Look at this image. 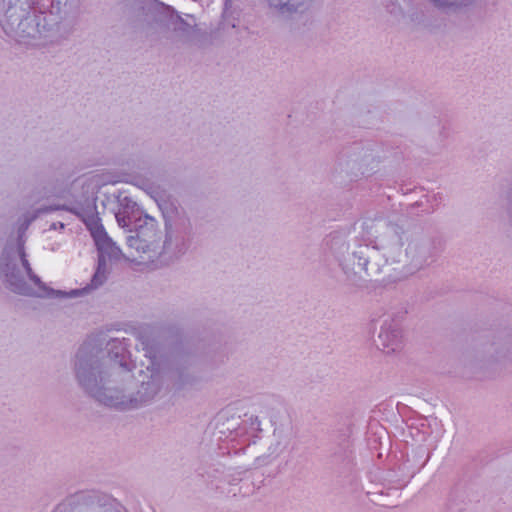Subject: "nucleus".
<instances>
[{
	"instance_id": "obj_1",
	"label": "nucleus",
	"mask_w": 512,
	"mask_h": 512,
	"mask_svg": "<svg viewBox=\"0 0 512 512\" xmlns=\"http://www.w3.org/2000/svg\"><path fill=\"white\" fill-rule=\"evenodd\" d=\"M149 354L153 372L174 392L197 388L228 359L220 341L182 331L164 347L151 348Z\"/></svg>"
},
{
	"instance_id": "obj_2",
	"label": "nucleus",
	"mask_w": 512,
	"mask_h": 512,
	"mask_svg": "<svg viewBox=\"0 0 512 512\" xmlns=\"http://www.w3.org/2000/svg\"><path fill=\"white\" fill-rule=\"evenodd\" d=\"M103 355L100 344L88 341L79 346L73 361L79 387L98 404L120 412L130 411L148 404L159 393L160 385L153 376L130 395H126L122 388L111 387V373Z\"/></svg>"
},
{
	"instance_id": "obj_3",
	"label": "nucleus",
	"mask_w": 512,
	"mask_h": 512,
	"mask_svg": "<svg viewBox=\"0 0 512 512\" xmlns=\"http://www.w3.org/2000/svg\"><path fill=\"white\" fill-rule=\"evenodd\" d=\"M79 17V0H36L34 8L10 28L7 36L19 42L33 39L61 45L73 35Z\"/></svg>"
},
{
	"instance_id": "obj_4",
	"label": "nucleus",
	"mask_w": 512,
	"mask_h": 512,
	"mask_svg": "<svg viewBox=\"0 0 512 512\" xmlns=\"http://www.w3.org/2000/svg\"><path fill=\"white\" fill-rule=\"evenodd\" d=\"M459 342V361L474 374L482 372L485 377L494 378L512 360L510 327L475 325Z\"/></svg>"
},
{
	"instance_id": "obj_5",
	"label": "nucleus",
	"mask_w": 512,
	"mask_h": 512,
	"mask_svg": "<svg viewBox=\"0 0 512 512\" xmlns=\"http://www.w3.org/2000/svg\"><path fill=\"white\" fill-rule=\"evenodd\" d=\"M444 247L445 241L438 232H426L413 237L404 254L400 252L398 258L392 254L386 257L385 265L391 266L393 272L389 274V279L393 282L401 281L431 265L438 259Z\"/></svg>"
},
{
	"instance_id": "obj_6",
	"label": "nucleus",
	"mask_w": 512,
	"mask_h": 512,
	"mask_svg": "<svg viewBox=\"0 0 512 512\" xmlns=\"http://www.w3.org/2000/svg\"><path fill=\"white\" fill-rule=\"evenodd\" d=\"M165 226V239L159 253L165 261L184 255L193 239V226L187 212L170 199L158 203Z\"/></svg>"
},
{
	"instance_id": "obj_7",
	"label": "nucleus",
	"mask_w": 512,
	"mask_h": 512,
	"mask_svg": "<svg viewBox=\"0 0 512 512\" xmlns=\"http://www.w3.org/2000/svg\"><path fill=\"white\" fill-rule=\"evenodd\" d=\"M381 157L377 153L373 142H354L345 147L337 159V167L341 173H345L350 180L360 177H369L378 170Z\"/></svg>"
},
{
	"instance_id": "obj_8",
	"label": "nucleus",
	"mask_w": 512,
	"mask_h": 512,
	"mask_svg": "<svg viewBox=\"0 0 512 512\" xmlns=\"http://www.w3.org/2000/svg\"><path fill=\"white\" fill-rule=\"evenodd\" d=\"M67 497L78 512H128L116 498L100 490H81Z\"/></svg>"
},
{
	"instance_id": "obj_9",
	"label": "nucleus",
	"mask_w": 512,
	"mask_h": 512,
	"mask_svg": "<svg viewBox=\"0 0 512 512\" xmlns=\"http://www.w3.org/2000/svg\"><path fill=\"white\" fill-rule=\"evenodd\" d=\"M88 341H95L101 345L103 351V361L109 368L111 375L113 374V365H117L126 372H131L136 368L135 362L131 359V353L129 351L130 339H118L112 338L103 348V342L98 338H88L81 345H84Z\"/></svg>"
},
{
	"instance_id": "obj_10",
	"label": "nucleus",
	"mask_w": 512,
	"mask_h": 512,
	"mask_svg": "<svg viewBox=\"0 0 512 512\" xmlns=\"http://www.w3.org/2000/svg\"><path fill=\"white\" fill-rule=\"evenodd\" d=\"M17 257L20 262L23 259H28L25 248L14 249L13 243L7 242L0 254V275L3 283L5 279H12L14 281L11 283V286L14 289L18 290V292H28L25 278L17 265Z\"/></svg>"
},
{
	"instance_id": "obj_11",
	"label": "nucleus",
	"mask_w": 512,
	"mask_h": 512,
	"mask_svg": "<svg viewBox=\"0 0 512 512\" xmlns=\"http://www.w3.org/2000/svg\"><path fill=\"white\" fill-rule=\"evenodd\" d=\"M94 244L97 250V266L91 277L90 287L98 288L107 281L109 273L107 259L110 261L120 260L122 251L108 234Z\"/></svg>"
},
{
	"instance_id": "obj_12",
	"label": "nucleus",
	"mask_w": 512,
	"mask_h": 512,
	"mask_svg": "<svg viewBox=\"0 0 512 512\" xmlns=\"http://www.w3.org/2000/svg\"><path fill=\"white\" fill-rule=\"evenodd\" d=\"M377 247H370L369 245H360L357 250L348 254L350 259V267H354L355 273L354 280H347L354 286H360L359 281H363V275L366 277H373L382 272V265L378 262H373L375 249Z\"/></svg>"
},
{
	"instance_id": "obj_13",
	"label": "nucleus",
	"mask_w": 512,
	"mask_h": 512,
	"mask_svg": "<svg viewBox=\"0 0 512 512\" xmlns=\"http://www.w3.org/2000/svg\"><path fill=\"white\" fill-rule=\"evenodd\" d=\"M323 244L325 249L328 250L338 262V266L341 268L346 280H354V267H350V259H348V254H350L349 244L346 237L340 232L334 231L324 238Z\"/></svg>"
},
{
	"instance_id": "obj_14",
	"label": "nucleus",
	"mask_w": 512,
	"mask_h": 512,
	"mask_svg": "<svg viewBox=\"0 0 512 512\" xmlns=\"http://www.w3.org/2000/svg\"><path fill=\"white\" fill-rule=\"evenodd\" d=\"M402 338L403 334L399 323L392 319L390 322L388 320L383 322L374 342L379 349L390 353L401 349Z\"/></svg>"
},
{
	"instance_id": "obj_15",
	"label": "nucleus",
	"mask_w": 512,
	"mask_h": 512,
	"mask_svg": "<svg viewBox=\"0 0 512 512\" xmlns=\"http://www.w3.org/2000/svg\"><path fill=\"white\" fill-rule=\"evenodd\" d=\"M88 209L72 208L70 213L75 215L81 222L84 223L86 229L89 231L94 243L108 234L98 216L97 206L93 203L86 206Z\"/></svg>"
},
{
	"instance_id": "obj_16",
	"label": "nucleus",
	"mask_w": 512,
	"mask_h": 512,
	"mask_svg": "<svg viewBox=\"0 0 512 512\" xmlns=\"http://www.w3.org/2000/svg\"><path fill=\"white\" fill-rule=\"evenodd\" d=\"M129 232L137 233L141 238L142 242L148 243L153 251H156L159 247L160 237L157 231V221L144 213L143 218L139 216L134 219V228H130Z\"/></svg>"
},
{
	"instance_id": "obj_17",
	"label": "nucleus",
	"mask_w": 512,
	"mask_h": 512,
	"mask_svg": "<svg viewBox=\"0 0 512 512\" xmlns=\"http://www.w3.org/2000/svg\"><path fill=\"white\" fill-rule=\"evenodd\" d=\"M177 11L170 5L159 0H151L147 6L146 15L159 27L170 29L171 22Z\"/></svg>"
},
{
	"instance_id": "obj_18",
	"label": "nucleus",
	"mask_w": 512,
	"mask_h": 512,
	"mask_svg": "<svg viewBox=\"0 0 512 512\" xmlns=\"http://www.w3.org/2000/svg\"><path fill=\"white\" fill-rule=\"evenodd\" d=\"M28 279L37 287V290L32 288L27 282L26 286L28 287V292H18V290L14 289L13 286H11V283L14 280L5 279V282L3 283L4 286L11 291L14 294L21 295V296H27V297H37V298H44L43 293H46L49 286L44 283L41 278L33 271L32 273H29L27 275Z\"/></svg>"
},
{
	"instance_id": "obj_19",
	"label": "nucleus",
	"mask_w": 512,
	"mask_h": 512,
	"mask_svg": "<svg viewBox=\"0 0 512 512\" xmlns=\"http://www.w3.org/2000/svg\"><path fill=\"white\" fill-rule=\"evenodd\" d=\"M270 7L276 9L281 15H292L306 11L312 0H267Z\"/></svg>"
},
{
	"instance_id": "obj_20",
	"label": "nucleus",
	"mask_w": 512,
	"mask_h": 512,
	"mask_svg": "<svg viewBox=\"0 0 512 512\" xmlns=\"http://www.w3.org/2000/svg\"><path fill=\"white\" fill-rule=\"evenodd\" d=\"M261 422L258 418V416L253 414H244V418L242 419V427L245 431H243V437H247L248 443L250 444L255 443V440H252L253 438L258 437V433L262 431Z\"/></svg>"
},
{
	"instance_id": "obj_21",
	"label": "nucleus",
	"mask_w": 512,
	"mask_h": 512,
	"mask_svg": "<svg viewBox=\"0 0 512 512\" xmlns=\"http://www.w3.org/2000/svg\"><path fill=\"white\" fill-rule=\"evenodd\" d=\"M239 12L232 10L231 0L224 1V8L219 23V29L236 28L239 24Z\"/></svg>"
},
{
	"instance_id": "obj_22",
	"label": "nucleus",
	"mask_w": 512,
	"mask_h": 512,
	"mask_svg": "<svg viewBox=\"0 0 512 512\" xmlns=\"http://www.w3.org/2000/svg\"><path fill=\"white\" fill-rule=\"evenodd\" d=\"M351 454L349 440L345 438L342 444L331 454V462L348 467L352 462Z\"/></svg>"
},
{
	"instance_id": "obj_23",
	"label": "nucleus",
	"mask_w": 512,
	"mask_h": 512,
	"mask_svg": "<svg viewBox=\"0 0 512 512\" xmlns=\"http://www.w3.org/2000/svg\"><path fill=\"white\" fill-rule=\"evenodd\" d=\"M194 28H196V24L193 26L190 25L178 14V12L176 15H174V20H172L170 27V29H172L175 33L187 37L188 39L193 34Z\"/></svg>"
},
{
	"instance_id": "obj_24",
	"label": "nucleus",
	"mask_w": 512,
	"mask_h": 512,
	"mask_svg": "<svg viewBox=\"0 0 512 512\" xmlns=\"http://www.w3.org/2000/svg\"><path fill=\"white\" fill-rule=\"evenodd\" d=\"M59 207L57 204L54 205H47V206H41L37 209H35L32 213L25 216L24 222L19 227V232H25V230L30 226L32 222H34L40 215L42 214H48L54 211H58Z\"/></svg>"
},
{
	"instance_id": "obj_25",
	"label": "nucleus",
	"mask_w": 512,
	"mask_h": 512,
	"mask_svg": "<svg viewBox=\"0 0 512 512\" xmlns=\"http://www.w3.org/2000/svg\"><path fill=\"white\" fill-rule=\"evenodd\" d=\"M221 426L229 432V436H234L233 439L243 437L244 428L242 427V419L240 416L227 418Z\"/></svg>"
},
{
	"instance_id": "obj_26",
	"label": "nucleus",
	"mask_w": 512,
	"mask_h": 512,
	"mask_svg": "<svg viewBox=\"0 0 512 512\" xmlns=\"http://www.w3.org/2000/svg\"><path fill=\"white\" fill-rule=\"evenodd\" d=\"M82 197H83V200H81V201L76 200L71 205L57 204V206L59 207V210H64V211L70 212V209H72V208L88 209L86 206L91 205L92 203L94 205H96L97 196H95V194L93 192L90 193L87 191L86 193L82 194Z\"/></svg>"
},
{
	"instance_id": "obj_27",
	"label": "nucleus",
	"mask_w": 512,
	"mask_h": 512,
	"mask_svg": "<svg viewBox=\"0 0 512 512\" xmlns=\"http://www.w3.org/2000/svg\"><path fill=\"white\" fill-rule=\"evenodd\" d=\"M189 40L193 41L199 47H204L212 44V33L202 30L196 25Z\"/></svg>"
},
{
	"instance_id": "obj_28",
	"label": "nucleus",
	"mask_w": 512,
	"mask_h": 512,
	"mask_svg": "<svg viewBox=\"0 0 512 512\" xmlns=\"http://www.w3.org/2000/svg\"><path fill=\"white\" fill-rule=\"evenodd\" d=\"M126 243L128 247L134 248L138 252L153 251V248L145 242H142V238L137 234L127 236Z\"/></svg>"
},
{
	"instance_id": "obj_29",
	"label": "nucleus",
	"mask_w": 512,
	"mask_h": 512,
	"mask_svg": "<svg viewBox=\"0 0 512 512\" xmlns=\"http://www.w3.org/2000/svg\"><path fill=\"white\" fill-rule=\"evenodd\" d=\"M387 232L396 239V244L399 246V252L401 251V247L403 246L402 236L405 233V230L402 225L398 223H394L392 221H388L386 223Z\"/></svg>"
},
{
	"instance_id": "obj_30",
	"label": "nucleus",
	"mask_w": 512,
	"mask_h": 512,
	"mask_svg": "<svg viewBox=\"0 0 512 512\" xmlns=\"http://www.w3.org/2000/svg\"><path fill=\"white\" fill-rule=\"evenodd\" d=\"M126 177L121 179L122 182L133 184L143 190L151 189L153 184L147 179L140 175L131 176L126 174Z\"/></svg>"
},
{
	"instance_id": "obj_31",
	"label": "nucleus",
	"mask_w": 512,
	"mask_h": 512,
	"mask_svg": "<svg viewBox=\"0 0 512 512\" xmlns=\"http://www.w3.org/2000/svg\"><path fill=\"white\" fill-rule=\"evenodd\" d=\"M459 491L457 489L452 490L447 503L448 512H462L465 509V503L463 500L459 502L456 501V498H459Z\"/></svg>"
},
{
	"instance_id": "obj_32",
	"label": "nucleus",
	"mask_w": 512,
	"mask_h": 512,
	"mask_svg": "<svg viewBox=\"0 0 512 512\" xmlns=\"http://www.w3.org/2000/svg\"><path fill=\"white\" fill-rule=\"evenodd\" d=\"M118 202L125 212H131L133 216H135V212H139L140 208L138 204L132 200V198L128 196L118 197Z\"/></svg>"
},
{
	"instance_id": "obj_33",
	"label": "nucleus",
	"mask_w": 512,
	"mask_h": 512,
	"mask_svg": "<svg viewBox=\"0 0 512 512\" xmlns=\"http://www.w3.org/2000/svg\"><path fill=\"white\" fill-rule=\"evenodd\" d=\"M115 216H116L118 225L121 228L128 229V230L131 228L130 227L131 224L134 225V219L137 218L136 216L125 214V213H120V212L117 213Z\"/></svg>"
},
{
	"instance_id": "obj_34",
	"label": "nucleus",
	"mask_w": 512,
	"mask_h": 512,
	"mask_svg": "<svg viewBox=\"0 0 512 512\" xmlns=\"http://www.w3.org/2000/svg\"><path fill=\"white\" fill-rule=\"evenodd\" d=\"M53 512H78L75 507L72 505L68 497H66L62 502H60Z\"/></svg>"
},
{
	"instance_id": "obj_35",
	"label": "nucleus",
	"mask_w": 512,
	"mask_h": 512,
	"mask_svg": "<svg viewBox=\"0 0 512 512\" xmlns=\"http://www.w3.org/2000/svg\"><path fill=\"white\" fill-rule=\"evenodd\" d=\"M44 298H58V299H65L67 298V291L65 290H57L54 288L49 287L46 293H43Z\"/></svg>"
},
{
	"instance_id": "obj_36",
	"label": "nucleus",
	"mask_w": 512,
	"mask_h": 512,
	"mask_svg": "<svg viewBox=\"0 0 512 512\" xmlns=\"http://www.w3.org/2000/svg\"><path fill=\"white\" fill-rule=\"evenodd\" d=\"M429 2L438 9L444 10L446 8L458 5V1L451 2L450 0H429Z\"/></svg>"
},
{
	"instance_id": "obj_37",
	"label": "nucleus",
	"mask_w": 512,
	"mask_h": 512,
	"mask_svg": "<svg viewBox=\"0 0 512 512\" xmlns=\"http://www.w3.org/2000/svg\"><path fill=\"white\" fill-rule=\"evenodd\" d=\"M89 289H93L92 287H90V283L85 288L71 289L70 291H67V298H75V297H78L80 295H83Z\"/></svg>"
},
{
	"instance_id": "obj_38",
	"label": "nucleus",
	"mask_w": 512,
	"mask_h": 512,
	"mask_svg": "<svg viewBox=\"0 0 512 512\" xmlns=\"http://www.w3.org/2000/svg\"><path fill=\"white\" fill-rule=\"evenodd\" d=\"M25 242H26V240H25V237H24V232H19L18 231L16 242L13 243V248L14 249L25 248Z\"/></svg>"
},
{
	"instance_id": "obj_39",
	"label": "nucleus",
	"mask_w": 512,
	"mask_h": 512,
	"mask_svg": "<svg viewBox=\"0 0 512 512\" xmlns=\"http://www.w3.org/2000/svg\"><path fill=\"white\" fill-rule=\"evenodd\" d=\"M449 137V129L446 126H442L439 131V138L443 142Z\"/></svg>"
},
{
	"instance_id": "obj_40",
	"label": "nucleus",
	"mask_w": 512,
	"mask_h": 512,
	"mask_svg": "<svg viewBox=\"0 0 512 512\" xmlns=\"http://www.w3.org/2000/svg\"><path fill=\"white\" fill-rule=\"evenodd\" d=\"M21 265H22L23 269L25 270L26 275L33 272V269L31 267V264L28 259H23V261H21Z\"/></svg>"
},
{
	"instance_id": "obj_41",
	"label": "nucleus",
	"mask_w": 512,
	"mask_h": 512,
	"mask_svg": "<svg viewBox=\"0 0 512 512\" xmlns=\"http://www.w3.org/2000/svg\"><path fill=\"white\" fill-rule=\"evenodd\" d=\"M459 6L468 7L476 4L479 0H457Z\"/></svg>"
},
{
	"instance_id": "obj_42",
	"label": "nucleus",
	"mask_w": 512,
	"mask_h": 512,
	"mask_svg": "<svg viewBox=\"0 0 512 512\" xmlns=\"http://www.w3.org/2000/svg\"><path fill=\"white\" fill-rule=\"evenodd\" d=\"M329 278L334 280V282L337 284L341 283V279L338 277L337 273L333 269L329 270Z\"/></svg>"
},
{
	"instance_id": "obj_43",
	"label": "nucleus",
	"mask_w": 512,
	"mask_h": 512,
	"mask_svg": "<svg viewBox=\"0 0 512 512\" xmlns=\"http://www.w3.org/2000/svg\"><path fill=\"white\" fill-rule=\"evenodd\" d=\"M65 224L63 222H54L50 225V230L64 229Z\"/></svg>"
},
{
	"instance_id": "obj_44",
	"label": "nucleus",
	"mask_w": 512,
	"mask_h": 512,
	"mask_svg": "<svg viewBox=\"0 0 512 512\" xmlns=\"http://www.w3.org/2000/svg\"><path fill=\"white\" fill-rule=\"evenodd\" d=\"M418 18H419V15L417 13H414V14L411 15V19L413 21L418 20Z\"/></svg>"
}]
</instances>
